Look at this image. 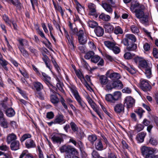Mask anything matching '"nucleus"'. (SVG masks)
Instances as JSON below:
<instances>
[{
	"instance_id": "obj_37",
	"label": "nucleus",
	"mask_w": 158,
	"mask_h": 158,
	"mask_svg": "<svg viewBox=\"0 0 158 158\" xmlns=\"http://www.w3.org/2000/svg\"><path fill=\"white\" fill-rule=\"evenodd\" d=\"M0 125L4 128L8 127V123L4 117L0 119Z\"/></svg>"
},
{
	"instance_id": "obj_28",
	"label": "nucleus",
	"mask_w": 158,
	"mask_h": 158,
	"mask_svg": "<svg viewBox=\"0 0 158 158\" xmlns=\"http://www.w3.org/2000/svg\"><path fill=\"white\" fill-rule=\"evenodd\" d=\"M50 100L51 102L55 106H56L59 102V99L57 96L54 95H51Z\"/></svg>"
},
{
	"instance_id": "obj_35",
	"label": "nucleus",
	"mask_w": 158,
	"mask_h": 158,
	"mask_svg": "<svg viewBox=\"0 0 158 158\" xmlns=\"http://www.w3.org/2000/svg\"><path fill=\"white\" fill-rule=\"evenodd\" d=\"M70 125L71 129L73 132H75L78 131V127L75 123L71 122H70Z\"/></svg>"
},
{
	"instance_id": "obj_30",
	"label": "nucleus",
	"mask_w": 158,
	"mask_h": 158,
	"mask_svg": "<svg viewBox=\"0 0 158 158\" xmlns=\"http://www.w3.org/2000/svg\"><path fill=\"white\" fill-rule=\"evenodd\" d=\"M106 84L105 87V89L106 90L109 91L111 90L113 88H114L113 81L109 82Z\"/></svg>"
},
{
	"instance_id": "obj_38",
	"label": "nucleus",
	"mask_w": 158,
	"mask_h": 158,
	"mask_svg": "<svg viewBox=\"0 0 158 158\" xmlns=\"http://www.w3.org/2000/svg\"><path fill=\"white\" fill-rule=\"evenodd\" d=\"M109 77L112 80L118 79L120 78V75L118 73H114L110 74Z\"/></svg>"
},
{
	"instance_id": "obj_64",
	"label": "nucleus",
	"mask_w": 158,
	"mask_h": 158,
	"mask_svg": "<svg viewBox=\"0 0 158 158\" xmlns=\"http://www.w3.org/2000/svg\"><path fill=\"white\" fill-rule=\"evenodd\" d=\"M152 53L154 57L158 58V50L156 48H154L153 49Z\"/></svg>"
},
{
	"instance_id": "obj_4",
	"label": "nucleus",
	"mask_w": 158,
	"mask_h": 158,
	"mask_svg": "<svg viewBox=\"0 0 158 158\" xmlns=\"http://www.w3.org/2000/svg\"><path fill=\"white\" fill-rule=\"evenodd\" d=\"M136 38L132 34H127L126 35L125 37L123 39L122 43L124 45H127L129 43H133L136 42Z\"/></svg>"
},
{
	"instance_id": "obj_9",
	"label": "nucleus",
	"mask_w": 158,
	"mask_h": 158,
	"mask_svg": "<svg viewBox=\"0 0 158 158\" xmlns=\"http://www.w3.org/2000/svg\"><path fill=\"white\" fill-rule=\"evenodd\" d=\"M55 123L56 124H62L64 123L66 120L64 119V117L62 114H58L56 115L54 119Z\"/></svg>"
},
{
	"instance_id": "obj_46",
	"label": "nucleus",
	"mask_w": 158,
	"mask_h": 158,
	"mask_svg": "<svg viewBox=\"0 0 158 158\" xmlns=\"http://www.w3.org/2000/svg\"><path fill=\"white\" fill-rule=\"evenodd\" d=\"M43 79L49 86H51L52 87H53V85L51 83V78L50 77L48 76L45 78H43Z\"/></svg>"
},
{
	"instance_id": "obj_19",
	"label": "nucleus",
	"mask_w": 158,
	"mask_h": 158,
	"mask_svg": "<svg viewBox=\"0 0 158 158\" xmlns=\"http://www.w3.org/2000/svg\"><path fill=\"white\" fill-rule=\"evenodd\" d=\"M146 133L142 132L139 133L137 135V140L139 142L142 143L144 141V138L146 135Z\"/></svg>"
},
{
	"instance_id": "obj_45",
	"label": "nucleus",
	"mask_w": 158,
	"mask_h": 158,
	"mask_svg": "<svg viewBox=\"0 0 158 158\" xmlns=\"http://www.w3.org/2000/svg\"><path fill=\"white\" fill-rule=\"evenodd\" d=\"M141 5H143L139 4V2H135L134 3L131 4V9H134L136 8V9H139Z\"/></svg>"
},
{
	"instance_id": "obj_52",
	"label": "nucleus",
	"mask_w": 158,
	"mask_h": 158,
	"mask_svg": "<svg viewBox=\"0 0 158 158\" xmlns=\"http://www.w3.org/2000/svg\"><path fill=\"white\" fill-rule=\"evenodd\" d=\"M131 31L133 33H138L139 32V31L137 27L135 25H133L131 27Z\"/></svg>"
},
{
	"instance_id": "obj_33",
	"label": "nucleus",
	"mask_w": 158,
	"mask_h": 158,
	"mask_svg": "<svg viewBox=\"0 0 158 158\" xmlns=\"http://www.w3.org/2000/svg\"><path fill=\"white\" fill-rule=\"evenodd\" d=\"M8 99V98L6 97L5 98L4 100L1 101L0 102V106L3 107L6 110L8 109V105L6 102Z\"/></svg>"
},
{
	"instance_id": "obj_12",
	"label": "nucleus",
	"mask_w": 158,
	"mask_h": 158,
	"mask_svg": "<svg viewBox=\"0 0 158 158\" xmlns=\"http://www.w3.org/2000/svg\"><path fill=\"white\" fill-rule=\"evenodd\" d=\"M139 61V66L140 68L145 69L150 66L145 60L141 59L138 58L137 59Z\"/></svg>"
},
{
	"instance_id": "obj_5",
	"label": "nucleus",
	"mask_w": 158,
	"mask_h": 158,
	"mask_svg": "<svg viewBox=\"0 0 158 158\" xmlns=\"http://www.w3.org/2000/svg\"><path fill=\"white\" fill-rule=\"evenodd\" d=\"M140 81V87L145 92H148L151 89V86L149 84L148 80L141 79Z\"/></svg>"
},
{
	"instance_id": "obj_2",
	"label": "nucleus",
	"mask_w": 158,
	"mask_h": 158,
	"mask_svg": "<svg viewBox=\"0 0 158 158\" xmlns=\"http://www.w3.org/2000/svg\"><path fill=\"white\" fill-rule=\"evenodd\" d=\"M70 89L80 107L82 109H84L86 105L84 102L82 100L77 91L75 88L73 87H71L70 88Z\"/></svg>"
},
{
	"instance_id": "obj_6",
	"label": "nucleus",
	"mask_w": 158,
	"mask_h": 158,
	"mask_svg": "<svg viewBox=\"0 0 158 158\" xmlns=\"http://www.w3.org/2000/svg\"><path fill=\"white\" fill-rule=\"evenodd\" d=\"M77 35L78 37V40L80 44H84L86 43L87 38L86 36L84 35L83 31L82 30H79Z\"/></svg>"
},
{
	"instance_id": "obj_63",
	"label": "nucleus",
	"mask_w": 158,
	"mask_h": 158,
	"mask_svg": "<svg viewBox=\"0 0 158 158\" xmlns=\"http://www.w3.org/2000/svg\"><path fill=\"white\" fill-rule=\"evenodd\" d=\"M4 20L5 22L10 26V23L11 22L10 21L9 18L8 16L5 15H4L3 16Z\"/></svg>"
},
{
	"instance_id": "obj_41",
	"label": "nucleus",
	"mask_w": 158,
	"mask_h": 158,
	"mask_svg": "<svg viewBox=\"0 0 158 158\" xmlns=\"http://www.w3.org/2000/svg\"><path fill=\"white\" fill-rule=\"evenodd\" d=\"M94 55V52L92 51L87 52L84 56V57L86 59H89L92 58Z\"/></svg>"
},
{
	"instance_id": "obj_31",
	"label": "nucleus",
	"mask_w": 158,
	"mask_h": 158,
	"mask_svg": "<svg viewBox=\"0 0 158 158\" xmlns=\"http://www.w3.org/2000/svg\"><path fill=\"white\" fill-rule=\"evenodd\" d=\"M104 28L105 31L108 32H111L114 29L113 27L109 23H106L104 24Z\"/></svg>"
},
{
	"instance_id": "obj_53",
	"label": "nucleus",
	"mask_w": 158,
	"mask_h": 158,
	"mask_svg": "<svg viewBox=\"0 0 158 158\" xmlns=\"http://www.w3.org/2000/svg\"><path fill=\"white\" fill-rule=\"evenodd\" d=\"M58 94L61 97L60 102L62 105V106H63L64 107L65 109L66 110H67L68 109V107L65 103V100L63 98V97L61 96L59 94Z\"/></svg>"
},
{
	"instance_id": "obj_26",
	"label": "nucleus",
	"mask_w": 158,
	"mask_h": 158,
	"mask_svg": "<svg viewBox=\"0 0 158 158\" xmlns=\"http://www.w3.org/2000/svg\"><path fill=\"white\" fill-rule=\"evenodd\" d=\"M102 6L104 9L107 12L111 13L112 12V9L111 7V5L107 3H104L102 4Z\"/></svg>"
},
{
	"instance_id": "obj_55",
	"label": "nucleus",
	"mask_w": 158,
	"mask_h": 158,
	"mask_svg": "<svg viewBox=\"0 0 158 158\" xmlns=\"http://www.w3.org/2000/svg\"><path fill=\"white\" fill-rule=\"evenodd\" d=\"M76 8L79 13H81V12L83 11L84 10L82 6L78 2H77V3Z\"/></svg>"
},
{
	"instance_id": "obj_59",
	"label": "nucleus",
	"mask_w": 158,
	"mask_h": 158,
	"mask_svg": "<svg viewBox=\"0 0 158 158\" xmlns=\"http://www.w3.org/2000/svg\"><path fill=\"white\" fill-rule=\"evenodd\" d=\"M148 16L147 15H144L140 19V21L141 23H145L148 21Z\"/></svg>"
},
{
	"instance_id": "obj_18",
	"label": "nucleus",
	"mask_w": 158,
	"mask_h": 158,
	"mask_svg": "<svg viewBox=\"0 0 158 158\" xmlns=\"http://www.w3.org/2000/svg\"><path fill=\"white\" fill-rule=\"evenodd\" d=\"M19 143L18 141L16 140L12 142L10 147L12 150L16 151L19 149Z\"/></svg>"
},
{
	"instance_id": "obj_15",
	"label": "nucleus",
	"mask_w": 158,
	"mask_h": 158,
	"mask_svg": "<svg viewBox=\"0 0 158 158\" xmlns=\"http://www.w3.org/2000/svg\"><path fill=\"white\" fill-rule=\"evenodd\" d=\"M16 139L17 136L15 134H10L7 137L6 142L8 143L9 144L13 141H16Z\"/></svg>"
},
{
	"instance_id": "obj_23",
	"label": "nucleus",
	"mask_w": 158,
	"mask_h": 158,
	"mask_svg": "<svg viewBox=\"0 0 158 158\" xmlns=\"http://www.w3.org/2000/svg\"><path fill=\"white\" fill-rule=\"evenodd\" d=\"M33 85L37 91H40L43 88V85L40 82H33Z\"/></svg>"
},
{
	"instance_id": "obj_49",
	"label": "nucleus",
	"mask_w": 158,
	"mask_h": 158,
	"mask_svg": "<svg viewBox=\"0 0 158 158\" xmlns=\"http://www.w3.org/2000/svg\"><path fill=\"white\" fill-rule=\"evenodd\" d=\"M135 112L139 115L140 118H141L142 116L143 113L144 112V111L142 108H139L136 109Z\"/></svg>"
},
{
	"instance_id": "obj_51",
	"label": "nucleus",
	"mask_w": 158,
	"mask_h": 158,
	"mask_svg": "<svg viewBox=\"0 0 158 158\" xmlns=\"http://www.w3.org/2000/svg\"><path fill=\"white\" fill-rule=\"evenodd\" d=\"M100 59V57L98 55H94L91 59V61L94 63H97Z\"/></svg>"
},
{
	"instance_id": "obj_58",
	"label": "nucleus",
	"mask_w": 158,
	"mask_h": 158,
	"mask_svg": "<svg viewBox=\"0 0 158 158\" xmlns=\"http://www.w3.org/2000/svg\"><path fill=\"white\" fill-rule=\"evenodd\" d=\"M31 136L29 134H26L24 135L21 137L20 140L21 142H23L27 139L30 138Z\"/></svg>"
},
{
	"instance_id": "obj_11",
	"label": "nucleus",
	"mask_w": 158,
	"mask_h": 158,
	"mask_svg": "<svg viewBox=\"0 0 158 158\" xmlns=\"http://www.w3.org/2000/svg\"><path fill=\"white\" fill-rule=\"evenodd\" d=\"M51 139L53 142L59 143L60 144L64 141L63 137L57 134L52 135Z\"/></svg>"
},
{
	"instance_id": "obj_22",
	"label": "nucleus",
	"mask_w": 158,
	"mask_h": 158,
	"mask_svg": "<svg viewBox=\"0 0 158 158\" xmlns=\"http://www.w3.org/2000/svg\"><path fill=\"white\" fill-rule=\"evenodd\" d=\"M152 149L150 148L147 147L145 146H143L141 150L142 155L144 157Z\"/></svg>"
},
{
	"instance_id": "obj_10",
	"label": "nucleus",
	"mask_w": 158,
	"mask_h": 158,
	"mask_svg": "<svg viewBox=\"0 0 158 158\" xmlns=\"http://www.w3.org/2000/svg\"><path fill=\"white\" fill-rule=\"evenodd\" d=\"M115 112L117 113H124V106L121 103L117 104L114 107Z\"/></svg>"
},
{
	"instance_id": "obj_34",
	"label": "nucleus",
	"mask_w": 158,
	"mask_h": 158,
	"mask_svg": "<svg viewBox=\"0 0 158 158\" xmlns=\"http://www.w3.org/2000/svg\"><path fill=\"white\" fill-rule=\"evenodd\" d=\"M145 69V74L148 78H150L152 76L151 68L150 66Z\"/></svg>"
},
{
	"instance_id": "obj_14",
	"label": "nucleus",
	"mask_w": 158,
	"mask_h": 158,
	"mask_svg": "<svg viewBox=\"0 0 158 158\" xmlns=\"http://www.w3.org/2000/svg\"><path fill=\"white\" fill-rule=\"evenodd\" d=\"M94 32L98 36H101L104 34V29L99 26L96 27L94 29Z\"/></svg>"
},
{
	"instance_id": "obj_3",
	"label": "nucleus",
	"mask_w": 158,
	"mask_h": 158,
	"mask_svg": "<svg viewBox=\"0 0 158 158\" xmlns=\"http://www.w3.org/2000/svg\"><path fill=\"white\" fill-rule=\"evenodd\" d=\"M60 150L61 153L65 152L66 153H71L75 154L77 153V150L72 146L64 145L60 148Z\"/></svg>"
},
{
	"instance_id": "obj_48",
	"label": "nucleus",
	"mask_w": 158,
	"mask_h": 158,
	"mask_svg": "<svg viewBox=\"0 0 158 158\" xmlns=\"http://www.w3.org/2000/svg\"><path fill=\"white\" fill-rule=\"evenodd\" d=\"M88 23L89 26L92 28H94L98 25L97 23L93 20H90L88 21Z\"/></svg>"
},
{
	"instance_id": "obj_24",
	"label": "nucleus",
	"mask_w": 158,
	"mask_h": 158,
	"mask_svg": "<svg viewBox=\"0 0 158 158\" xmlns=\"http://www.w3.org/2000/svg\"><path fill=\"white\" fill-rule=\"evenodd\" d=\"M99 81L101 84L103 85H106L108 82V79L107 77L105 76H101L99 77Z\"/></svg>"
},
{
	"instance_id": "obj_54",
	"label": "nucleus",
	"mask_w": 158,
	"mask_h": 158,
	"mask_svg": "<svg viewBox=\"0 0 158 158\" xmlns=\"http://www.w3.org/2000/svg\"><path fill=\"white\" fill-rule=\"evenodd\" d=\"M63 85L61 83L59 82L56 84V86L60 92L65 94L64 91L62 87Z\"/></svg>"
},
{
	"instance_id": "obj_21",
	"label": "nucleus",
	"mask_w": 158,
	"mask_h": 158,
	"mask_svg": "<svg viewBox=\"0 0 158 158\" xmlns=\"http://www.w3.org/2000/svg\"><path fill=\"white\" fill-rule=\"evenodd\" d=\"M25 144L26 147L27 148H34L35 146L34 142L31 139L27 140L25 143Z\"/></svg>"
},
{
	"instance_id": "obj_39",
	"label": "nucleus",
	"mask_w": 158,
	"mask_h": 158,
	"mask_svg": "<svg viewBox=\"0 0 158 158\" xmlns=\"http://www.w3.org/2000/svg\"><path fill=\"white\" fill-rule=\"evenodd\" d=\"M42 59L45 62V63L46 66L50 70L51 69L52 67L50 64H48V62L49 59L47 56H44V57L42 58Z\"/></svg>"
},
{
	"instance_id": "obj_7",
	"label": "nucleus",
	"mask_w": 158,
	"mask_h": 158,
	"mask_svg": "<svg viewBox=\"0 0 158 158\" xmlns=\"http://www.w3.org/2000/svg\"><path fill=\"white\" fill-rule=\"evenodd\" d=\"M124 104H126L127 109L132 107L135 103V100L131 97L128 96L126 98Z\"/></svg>"
},
{
	"instance_id": "obj_16",
	"label": "nucleus",
	"mask_w": 158,
	"mask_h": 158,
	"mask_svg": "<svg viewBox=\"0 0 158 158\" xmlns=\"http://www.w3.org/2000/svg\"><path fill=\"white\" fill-rule=\"evenodd\" d=\"M69 26L70 30V33L72 35L76 34L78 33L77 28L75 27V25H73L72 24L69 22Z\"/></svg>"
},
{
	"instance_id": "obj_62",
	"label": "nucleus",
	"mask_w": 158,
	"mask_h": 158,
	"mask_svg": "<svg viewBox=\"0 0 158 158\" xmlns=\"http://www.w3.org/2000/svg\"><path fill=\"white\" fill-rule=\"evenodd\" d=\"M124 57L125 59L128 60L131 59L132 58V54L129 52L126 53L124 54Z\"/></svg>"
},
{
	"instance_id": "obj_44",
	"label": "nucleus",
	"mask_w": 158,
	"mask_h": 158,
	"mask_svg": "<svg viewBox=\"0 0 158 158\" xmlns=\"http://www.w3.org/2000/svg\"><path fill=\"white\" fill-rule=\"evenodd\" d=\"M144 126L141 124H137L135 127V130L137 132H138L143 129Z\"/></svg>"
},
{
	"instance_id": "obj_61",
	"label": "nucleus",
	"mask_w": 158,
	"mask_h": 158,
	"mask_svg": "<svg viewBox=\"0 0 158 158\" xmlns=\"http://www.w3.org/2000/svg\"><path fill=\"white\" fill-rule=\"evenodd\" d=\"M54 114L52 111L48 112L47 113L46 117L49 119H52L53 118H54Z\"/></svg>"
},
{
	"instance_id": "obj_27",
	"label": "nucleus",
	"mask_w": 158,
	"mask_h": 158,
	"mask_svg": "<svg viewBox=\"0 0 158 158\" xmlns=\"http://www.w3.org/2000/svg\"><path fill=\"white\" fill-rule=\"evenodd\" d=\"M126 46H127L126 49L129 51H134L137 48L136 44L134 43H131V45L129 43L128 45Z\"/></svg>"
},
{
	"instance_id": "obj_36",
	"label": "nucleus",
	"mask_w": 158,
	"mask_h": 158,
	"mask_svg": "<svg viewBox=\"0 0 158 158\" xmlns=\"http://www.w3.org/2000/svg\"><path fill=\"white\" fill-rule=\"evenodd\" d=\"M113 84L114 88L117 87L118 89H121L123 87L122 82L119 80L113 81Z\"/></svg>"
},
{
	"instance_id": "obj_29",
	"label": "nucleus",
	"mask_w": 158,
	"mask_h": 158,
	"mask_svg": "<svg viewBox=\"0 0 158 158\" xmlns=\"http://www.w3.org/2000/svg\"><path fill=\"white\" fill-rule=\"evenodd\" d=\"M104 44L106 47L111 49L116 45L115 43L109 41H105Z\"/></svg>"
},
{
	"instance_id": "obj_47",
	"label": "nucleus",
	"mask_w": 158,
	"mask_h": 158,
	"mask_svg": "<svg viewBox=\"0 0 158 158\" xmlns=\"http://www.w3.org/2000/svg\"><path fill=\"white\" fill-rule=\"evenodd\" d=\"M97 139V137L95 135H90L88 137V140L92 144L94 143V142Z\"/></svg>"
},
{
	"instance_id": "obj_17",
	"label": "nucleus",
	"mask_w": 158,
	"mask_h": 158,
	"mask_svg": "<svg viewBox=\"0 0 158 158\" xmlns=\"http://www.w3.org/2000/svg\"><path fill=\"white\" fill-rule=\"evenodd\" d=\"M8 64V62L4 59L2 56L0 57V65H1L3 68L6 71L8 70V69L6 67Z\"/></svg>"
},
{
	"instance_id": "obj_13",
	"label": "nucleus",
	"mask_w": 158,
	"mask_h": 158,
	"mask_svg": "<svg viewBox=\"0 0 158 158\" xmlns=\"http://www.w3.org/2000/svg\"><path fill=\"white\" fill-rule=\"evenodd\" d=\"M95 149L98 151H101L105 148L103 145L101 140L100 139H98L95 143Z\"/></svg>"
},
{
	"instance_id": "obj_1",
	"label": "nucleus",
	"mask_w": 158,
	"mask_h": 158,
	"mask_svg": "<svg viewBox=\"0 0 158 158\" xmlns=\"http://www.w3.org/2000/svg\"><path fill=\"white\" fill-rule=\"evenodd\" d=\"M121 93L119 91L114 92L113 95L107 94L105 96V100L110 103H114L121 97Z\"/></svg>"
},
{
	"instance_id": "obj_56",
	"label": "nucleus",
	"mask_w": 158,
	"mask_h": 158,
	"mask_svg": "<svg viewBox=\"0 0 158 158\" xmlns=\"http://www.w3.org/2000/svg\"><path fill=\"white\" fill-rule=\"evenodd\" d=\"M75 73L77 76L81 80V79L84 78V77L81 72L79 70H75Z\"/></svg>"
},
{
	"instance_id": "obj_20",
	"label": "nucleus",
	"mask_w": 158,
	"mask_h": 158,
	"mask_svg": "<svg viewBox=\"0 0 158 158\" xmlns=\"http://www.w3.org/2000/svg\"><path fill=\"white\" fill-rule=\"evenodd\" d=\"M5 113L8 117H11L15 115V112L12 108H10L6 110Z\"/></svg>"
},
{
	"instance_id": "obj_40",
	"label": "nucleus",
	"mask_w": 158,
	"mask_h": 158,
	"mask_svg": "<svg viewBox=\"0 0 158 158\" xmlns=\"http://www.w3.org/2000/svg\"><path fill=\"white\" fill-rule=\"evenodd\" d=\"M114 32L116 34H122L123 33V31L122 29L119 26L115 27L114 29Z\"/></svg>"
},
{
	"instance_id": "obj_60",
	"label": "nucleus",
	"mask_w": 158,
	"mask_h": 158,
	"mask_svg": "<svg viewBox=\"0 0 158 158\" xmlns=\"http://www.w3.org/2000/svg\"><path fill=\"white\" fill-rule=\"evenodd\" d=\"M81 62L85 68L87 70L89 69V64L83 59L81 60Z\"/></svg>"
},
{
	"instance_id": "obj_8",
	"label": "nucleus",
	"mask_w": 158,
	"mask_h": 158,
	"mask_svg": "<svg viewBox=\"0 0 158 158\" xmlns=\"http://www.w3.org/2000/svg\"><path fill=\"white\" fill-rule=\"evenodd\" d=\"M145 9V7L143 5H141L140 8L136 9L134 11L135 13L136 17L140 19L144 16V10Z\"/></svg>"
},
{
	"instance_id": "obj_43",
	"label": "nucleus",
	"mask_w": 158,
	"mask_h": 158,
	"mask_svg": "<svg viewBox=\"0 0 158 158\" xmlns=\"http://www.w3.org/2000/svg\"><path fill=\"white\" fill-rule=\"evenodd\" d=\"M149 142L150 144L154 146H156L158 144V141L157 139L153 137H150Z\"/></svg>"
},
{
	"instance_id": "obj_42",
	"label": "nucleus",
	"mask_w": 158,
	"mask_h": 158,
	"mask_svg": "<svg viewBox=\"0 0 158 158\" xmlns=\"http://www.w3.org/2000/svg\"><path fill=\"white\" fill-rule=\"evenodd\" d=\"M92 156L93 158H106L100 156L98 152L94 150L92 153Z\"/></svg>"
},
{
	"instance_id": "obj_25",
	"label": "nucleus",
	"mask_w": 158,
	"mask_h": 158,
	"mask_svg": "<svg viewBox=\"0 0 158 158\" xmlns=\"http://www.w3.org/2000/svg\"><path fill=\"white\" fill-rule=\"evenodd\" d=\"M88 9L89 10V12L91 15L92 13L96 12V6L93 3H89L88 5Z\"/></svg>"
},
{
	"instance_id": "obj_57",
	"label": "nucleus",
	"mask_w": 158,
	"mask_h": 158,
	"mask_svg": "<svg viewBox=\"0 0 158 158\" xmlns=\"http://www.w3.org/2000/svg\"><path fill=\"white\" fill-rule=\"evenodd\" d=\"M19 50L22 54L23 56H24L27 57L28 56V53L25 50L24 48H21L20 47L19 48Z\"/></svg>"
},
{
	"instance_id": "obj_50",
	"label": "nucleus",
	"mask_w": 158,
	"mask_h": 158,
	"mask_svg": "<svg viewBox=\"0 0 158 158\" xmlns=\"http://www.w3.org/2000/svg\"><path fill=\"white\" fill-rule=\"evenodd\" d=\"M18 41L19 44V45H18V48L19 49L20 47L21 48H24V43L25 42L27 43L28 42L27 40L23 39H20L18 40Z\"/></svg>"
},
{
	"instance_id": "obj_32",
	"label": "nucleus",
	"mask_w": 158,
	"mask_h": 158,
	"mask_svg": "<svg viewBox=\"0 0 158 158\" xmlns=\"http://www.w3.org/2000/svg\"><path fill=\"white\" fill-rule=\"evenodd\" d=\"M99 18L103 21L107 22L109 21L110 18L109 15H105L103 13H102L99 16Z\"/></svg>"
}]
</instances>
